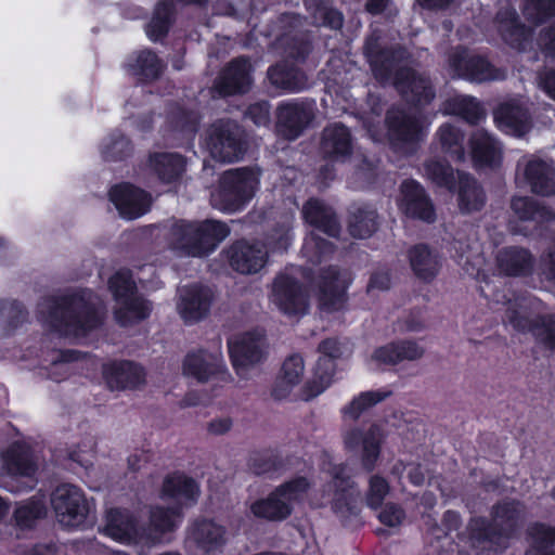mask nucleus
Segmentation results:
<instances>
[{"mask_svg": "<svg viewBox=\"0 0 555 555\" xmlns=\"http://www.w3.org/2000/svg\"><path fill=\"white\" fill-rule=\"evenodd\" d=\"M364 53L374 76L382 82L392 81L408 102L428 104L435 98L430 80L415 70L400 66L406 52L402 49L388 51L382 48L379 36L373 33L366 40Z\"/></svg>", "mask_w": 555, "mask_h": 555, "instance_id": "obj_1", "label": "nucleus"}, {"mask_svg": "<svg viewBox=\"0 0 555 555\" xmlns=\"http://www.w3.org/2000/svg\"><path fill=\"white\" fill-rule=\"evenodd\" d=\"M38 309L40 321L64 336L83 337L102 321L100 305L87 291L62 298H44Z\"/></svg>", "mask_w": 555, "mask_h": 555, "instance_id": "obj_2", "label": "nucleus"}, {"mask_svg": "<svg viewBox=\"0 0 555 555\" xmlns=\"http://www.w3.org/2000/svg\"><path fill=\"white\" fill-rule=\"evenodd\" d=\"M229 233V228L222 222L179 221L171 227L169 245L179 255L202 257L211 253Z\"/></svg>", "mask_w": 555, "mask_h": 555, "instance_id": "obj_3", "label": "nucleus"}, {"mask_svg": "<svg viewBox=\"0 0 555 555\" xmlns=\"http://www.w3.org/2000/svg\"><path fill=\"white\" fill-rule=\"evenodd\" d=\"M521 507L516 502H504L493 506L491 520L473 519L469 524L472 543L481 550L496 548L512 534L518 525Z\"/></svg>", "mask_w": 555, "mask_h": 555, "instance_id": "obj_4", "label": "nucleus"}, {"mask_svg": "<svg viewBox=\"0 0 555 555\" xmlns=\"http://www.w3.org/2000/svg\"><path fill=\"white\" fill-rule=\"evenodd\" d=\"M540 306L538 300L511 306L505 318L516 331L531 333L541 348L555 353V314H539Z\"/></svg>", "mask_w": 555, "mask_h": 555, "instance_id": "obj_5", "label": "nucleus"}, {"mask_svg": "<svg viewBox=\"0 0 555 555\" xmlns=\"http://www.w3.org/2000/svg\"><path fill=\"white\" fill-rule=\"evenodd\" d=\"M309 487L306 478H295L276 488L268 498L251 503L250 513L266 520H283L292 514L294 504L305 496Z\"/></svg>", "mask_w": 555, "mask_h": 555, "instance_id": "obj_6", "label": "nucleus"}, {"mask_svg": "<svg viewBox=\"0 0 555 555\" xmlns=\"http://www.w3.org/2000/svg\"><path fill=\"white\" fill-rule=\"evenodd\" d=\"M257 185V175L249 169L227 171L220 189L211 195V205L222 211H236L254 196Z\"/></svg>", "mask_w": 555, "mask_h": 555, "instance_id": "obj_7", "label": "nucleus"}, {"mask_svg": "<svg viewBox=\"0 0 555 555\" xmlns=\"http://www.w3.org/2000/svg\"><path fill=\"white\" fill-rule=\"evenodd\" d=\"M109 288L116 300L115 318L121 325L145 319L151 305L135 292L130 271L120 270L109 279Z\"/></svg>", "mask_w": 555, "mask_h": 555, "instance_id": "obj_8", "label": "nucleus"}, {"mask_svg": "<svg viewBox=\"0 0 555 555\" xmlns=\"http://www.w3.org/2000/svg\"><path fill=\"white\" fill-rule=\"evenodd\" d=\"M57 521L68 528L82 526L90 513V503L82 491L73 485L59 486L51 495Z\"/></svg>", "mask_w": 555, "mask_h": 555, "instance_id": "obj_9", "label": "nucleus"}, {"mask_svg": "<svg viewBox=\"0 0 555 555\" xmlns=\"http://www.w3.org/2000/svg\"><path fill=\"white\" fill-rule=\"evenodd\" d=\"M210 155L222 163H233L242 158L245 146L241 128L232 121L214 124L207 134Z\"/></svg>", "mask_w": 555, "mask_h": 555, "instance_id": "obj_10", "label": "nucleus"}, {"mask_svg": "<svg viewBox=\"0 0 555 555\" xmlns=\"http://www.w3.org/2000/svg\"><path fill=\"white\" fill-rule=\"evenodd\" d=\"M516 180L524 181L539 195L555 194V165L537 155L522 156L516 165Z\"/></svg>", "mask_w": 555, "mask_h": 555, "instance_id": "obj_11", "label": "nucleus"}, {"mask_svg": "<svg viewBox=\"0 0 555 555\" xmlns=\"http://www.w3.org/2000/svg\"><path fill=\"white\" fill-rule=\"evenodd\" d=\"M350 281L347 271L335 267L323 269L315 284L319 308L324 312L343 309L347 300L346 289Z\"/></svg>", "mask_w": 555, "mask_h": 555, "instance_id": "obj_12", "label": "nucleus"}, {"mask_svg": "<svg viewBox=\"0 0 555 555\" xmlns=\"http://www.w3.org/2000/svg\"><path fill=\"white\" fill-rule=\"evenodd\" d=\"M232 364L238 375H245L248 367L259 363L266 357L267 343L260 331L244 333L229 341Z\"/></svg>", "mask_w": 555, "mask_h": 555, "instance_id": "obj_13", "label": "nucleus"}, {"mask_svg": "<svg viewBox=\"0 0 555 555\" xmlns=\"http://www.w3.org/2000/svg\"><path fill=\"white\" fill-rule=\"evenodd\" d=\"M271 301L288 317H300L308 311V297L302 286L291 275L281 274L274 283Z\"/></svg>", "mask_w": 555, "mask_h": 555, "instance_id": "obj_14", "label": "nucleus"}, {"mask_svg": "<svg viewBox=\"0 0 555 555\" xmlns=\"http://www.w3.org/2000/svg\"><path fill=\"white\" fill-rule=\"evenodd\" d=\"M276 127L288 140L297 139L314 118L312 101L283 102L276 109Z\"/></svg>", "mask_w": 555, "mask_h": 555, "instance_id": "obj_15", "label": "nucleus"}, {"mask_svg": "<svg viewBox=\"0 0 555 555\" xmlns=\"http://www.w3.org/2000/svg\"><path fill=\"white\" fill-rule=\"evenodd\" d=\"M449 67L454 77H462L476 82L501 79L505 76L486 59L470 55L465 50H456L451 53Z\"/></svg>", "mask_w": 555, "mask_h": 555, "instance_id": "obj_16", "label": "nucleus"}, {"mask_svg": "<svg viewBox=\"0 0 555 555\" xmlns=\"http://www.w3.org/2000/svg\"><path fill=\"white\" fill-rule=\"evenodd\" d=\"M494 121L498 128L507 134L525 135L532 128L528 102L517 98L501 103L494 112Z\"/></svg>", "mask_w": 555, "mask_h": 555, "instance_id": "obj_17", "label": "nucleus"}, {"mask_svg": "<svg viewBox=\"0 0 555 555\" xmlns=\"http://www.w3.org/2000/svg\"><path fill=\"white\" fill-rule=\"evenodd\" d=\"M181 520L182 515L179 506H152L150 508L149 524L146 527L141 528L143 545L153 546L165 542L167 534L173 532L179 527Z\"/></svg>", "mask_w": 555, "mask_h": 555, "instance_id": "obj_18", "label": "nucleus"}, {"mask_svg": "<svg viewBox=\"0 0 555 555\" xmlns=\"http://www.w3.org/2000/svg\"><path fill=\"white\" fill-rule=\"evenodd\" d=\"M214 299L209 287L190 285L179 289L177 311L181 319L188 323H196L207 317Z\"/></svg>", "mask_w": 555, "mask_h": 555, "instance_id": "obj_19", "label": "nucleus"}, {"mask_svg": "<svg viewBox=\"0 0 555 555\" xmlns=\"http://www.w3.org/2000/svg\"><path fill=\"white\" fill-rule=\"evenodd\" d=\"M386 122L391 144L403 150L405 144H413L421 139L423 125L416 113H408L400 108L388 112Z\"/></svg>", "mask_w": 555, "mask_h": 555, "instance_id": "obj_20", "label": "nucleus"}, {"mask_svg": "<svg viewBox=\"0 0 555 555\" xmlns=\"http://www.w3.org/2000/svg\"><path fill=\"white\" fill-rule=\"evenodd\" d=\"M227 539L225 527L212 519H197L188 528V543L206 554L222 548Z\"/></svg>", "mask_w": 555, "mask_h": 555, "instance_id": "obj_21", "label": "nucleus"}, {"mask_svg": "<svg viewBox=\"0 0 555 555\" xmlns=\"http://www.w3.org/2000/svg\"><path fill=\"white\" fill-rule=\"evenodd\" d=\"M141 528L130 512L111 508L106 512L102 532L122 544H143Z\"/></svg>", "mask_w": 555, "mask_h": 555, "instance_id": "obj_22", "label": "nucleus"}, {"mask_svg": "<svg viewBox=\"0 0 555 555\" xmlns=\"http://www.w3.org/2000/svg\"><path fill=\"white\" fill-rule=\"evenodd\" d=\"M109 198L119 215L125 219L139 218L144 215L151 206L150 195L143 190L128 183L112 188Z\"/></svg>", "mask_w": 555, "mask_h": 555, "instance_id": "obj_23", "label": "nucleus"}, {"mask_svg": "<svg viewBox=\"0 0 555 555\" xmlns=\"http://www.w3.org/2000/svg\"><path fill=\"white\" fill-rule=\"evenodd\" d=\"M227 257L233 270L242 274H254L264 267L268 250L258 243L240 241L227 250Z\"/></svg>", "mask_w": 555, "mask_h": 555, "instance_id": "obj_24", "label": "nucleus"}, {"mask_svg": "<svg viewBox=\"0 0 555 555\" xmlns=\"http://www.w3.org/2000/svg\"><path fill=\"white\" fill-rule=\"evenodd\" d=\"M345 467H335L333 481L330 486L333 489L332 508L343 519L354 516L359 512L358 502L360 491L352 482L344 476Z\"/></svg>", "mask_w": 555, "mask_h": 555, "instance_id": "obj_25", "label": "nucleus"}, {"mask_svg": "<svg viewBox=\"0 0 555 555\" xmlns=\"http://www.w3.org/2000/svg\"><path fill=\"white\" fill-rule=\"evenodd\" d=\"M224 363L219 348L215 351L197 350L189 353L183 363L185 375L204 383L222 374Z\"/></svg>", "mask_w": 555, "mask_h": 555, "instance_id": "obj_26", "label": "nucleus"}, {"mask_svg": "<svg viewBox=\"0 0 555 555\" xmlns=\"http://www.w3.org/2000/svg\"><path fill=\"white\" fill-rule=\"evenodd\" d=\"M382 431L378 426L372 425L366 430L352 428L345 434V446L354 450L362 446V465L372 470L379 456Z\"/></svg>", "mask_w": 555, "mask_h": 555, "instance_id": "obj_27", "label": "nucleus"}, {"mask_svg": "<svg viewBox=\"0 0 555 555\" xmlns=\"http://www.w3.org/2000/svg\"><path fill=\"white\" fill-rule=\"evenodd\" d=\"M472 158L477 167L496 168L503 160V146L489 132L479 129L469 138Z\"/></svg>", "mask_w": 555, "mask_h": 555, "instance_id": "obj_28", "label": "nucleus"}, {"mask_svg": "<svg viewBox=\"0 0 555 555\" xmlns=\"http://www.w3.org/2000/svg\"><path fill=\"white\" fill-rule=\"evenodd\" d=\"M401 193L400 208L406 216L427 222L434 220L435 211L433 204L420 183L404 181L401 185Z\"/></svg>", "mask_w": 555, "mask_h": 555, "instance_id": "obj_29", "label": "nucleus"}, {"mask_svg": "<svg viewBox=\"0 0 555 555\" xmlns=\"http://www.w3.org/2000/svg\"><path fill=\"white\" fill-rule=\"evenodd\" d=\"M425 354V347L415 340H399L377 348L372 360L378 364L395 365L403 361H417Z\"/></svg>", "mask_w": 555, "mask_h": 555, "instance_id": "obj_30", "label": "nucleus"}, {"mask_svg": "<svg viewBox=\"0 0 555 555\" xmlns=\"http://www.w3.org/2000/svg\"><path fill=\"white\" fill-rule=\"evenodd\" d=\"M250 65L245 59H236L221 73L215 88L220 95H232L247 91L250 85Z\"/></svg>", "mask_w": 555, "mask_h": 555, "instance_id": "obj_31", "label": "nucleus"}, {"mask_svg": "<svg viewBox=\"0 0 555 555\" xmlns=\"http://www.w3.org/2000/svg\"><path fill=\"white\" fill-rule=\"evenodd\" d=\"M103 373L113 390L135 388L145 382L143 367L128 361L111 363L104 367Z\"/></svg>", "mask_w": 555, "mask_h": 555, "instance_id": "obj_32", "label": "nucleus"}, {"mask_svg": "<svg viewBox=\"0 0 555 555\" xmlns=\"http://www.w3.org/2000/svg\"><path fill=\"white\" fill-rule=\"evenodd\" d=\"M305 374V362L301 356L287 357L280 370L272 389V396L278 400L289 397L293 389L298 386Z\"/></svg>", "mask_w": 555, "mask_h": 555, "instance_id": "obj_33", "label": "nucleus"}, {"mask_svg": "<svg viewBox=\"0 0 555 555\" xmlns=\"http://www.w3.org/2000/svg\"><path fill=\"white\" fill-rule=\"evenodd\" d=\"M305 220L328 236L336 237L340 232V225L331 207L319 199H309L304 208Z\"/></svg>", "mask_w": 555, "mask_h": 555, "instance_id": "obj_34", "label": "nucleus"}, {"mask_svg": "<svg viewBox=\"0 0 555 555\" xmlns=\"http://www.w3.org/2000/svg\"><path fill=\"white\" fill-rule=\"evenodd\" d=\"M199 488L196 481L185 475L175 474L168 476L163 483L162 499L173 500L177 504L196 502Z\"/></svg>", "mask_w": 555, "mask_h": 555, "instance_id": "obj_35", "label": "nucleus"}, {"mask_svg": "<svg viewBox=\"0 0 555 555\" xmlns=\"http://www.w3.org/2000/svg\"><path fill=\"white\" fill-rule=\"evenodd\" d=\"M443 115L461 116L470 125H477L486 118V112L474 98L455 94L448 98L441 106Z\"/></svg>", "mask_w": 555, "mask_h": 555, "instance_id": "obj_36", "label": "nucleus"}, {"mask_svg": "<svg viewBox=\"0 0 555 555\" xmlns=\"http://www.w3.org/2000/svg\"><path fill=\"white\" fill-rule=\"evenodd\" d=\"M414 274L423 281H431L438 274L441 262L439 256L426 245H416L409 251Z\"/></svg>", "mask_w": 555, "mask_h": 555, "instance_id": "obj_37", "label": "nucleus"}, {"mask_svg": "<svg viewBox=\"0 0 555 555\" xmlns=\"http://www.w3.org/2000/svg\"><path fill=\"white\" fill-rule=\"evenodd\" d=\"M3 469L8 475V479L0 478V488H5L11 492H18L20 489L15 488L11 481L17 476L30 477L35 474L37 467L27 452H17L11 450L8 454Z\"/></svg>", "mask_w": 555, "mask_h": 555, "instance_id": "obj_38", "label": "nucleus"}, {"mask_svg": "<svg viewBox=\"0 0 555 555\" xmlns=\"http://www.w3.org/2000/svg\"><path fill=\"white\" fill-rule=\"evenodd\" d=\"M499 30L503 39L512 47L522 50L531 34L524 25L517 22L513 10H505L498 14Z\"/></svg>", "mask_w": 555, "mask_h": 555, "instance_id": "obj_39", "label": "nucleus"}, {"mask_svg": "<svg viewBox=\"0 0 555 555\" xmlns=\"http://www.w3.org/2000/svg\"><path fill=\"white\" fill-rule=\"evenodd\" d=\"M335 373V363L330 359L319 358L313 373V377L304 386L300 398L309 401L330 387Z\"/></svg>", "mask_w": 555, "mask_h": 555, "instance_id": "obj_40", "label": "nucleus"}, {"mask_svg": "<svg viewBox=\"0 0 555 555\" xmlns=\"http://www.w3.org/2000/svg\"><path fill=\"white\" fill-rule=\"evenodd\" d=\"M496 261L499 269L507 275L525 274L532 268V257L522 248H505L499 251Z\"/></svg>", "mask_w": 555, "mask_h": 555, "instance_id": "obj_41", "label": "nucleus"}, {"mask_svg": "<svg viewBox=\"0 0 555 555\" xmlns=\"http://www.w3.org/2000/svg\"><path fill=\"white\" fill-rule=\"evenodd\" d=\"M322 151L328 156H346L351 151L350 133L343 125H332L324 129Z\"/></svg>", "mask_w": 555, "mask_h": 555, "instance_id": "obj_42", "label": "nucleus"}, {"mask_svg": "<svg viewBox=\"0 0 555 555\" xmlns=\"http://www.w3.org/2000/svg\"><path fill=\"white\" fill-rule=\"evenodd\" d=\"M459 206L464 212L481 209L485 205V194L476 180L468 175L459 173Z\"/></svg>", "mask_w": 555, "mask_h": 555, "instance_id": "obj_43", "label": "nucleus"}, {"mask_svg": "<svg viewBox=\"0 0 555 555\" xmlns=\"http://www.w3.org/2000/svg\"><path fill=\"white\" fill-rule=\"evenodd\" d=\"M150 167L164 182L178 178L184 170V159L172 153L154 154L150 158Z\"/></svg>", "mask_w": 555, "mask_h": 555, "instance_id": "obj_44", "label": "nucleus"}, {"mask_svg": "<svg viewBox=\"0 0 555 555\" xmlns=\"http://www.w3.org/2000/svg\"><path fill=\"white\" fill-rule=\"evenodd\" d=\"M511 208L524 221L532 220L543 223L555 220V212L552 209L539 206L529 197H513Z\"/></svg>", "mask_w": 555, "mask_h": 555, "instance_id": "obj_45", "label": "nucleus"}, {"mask_svg": "<svg viewBox=\"0 0 555 555\" xmlns=\"http://www.w3.org/2000/svg\"><path fill=\"white\" fill-rule=\"evenodd\" d=\"M270 81L278 88L287 91H299L307 86L306 75L295 67L279 64L268 72Z\"/></svg>", "mask_w": 555, "mask_h": 555, "instance_id": "obj_46", "label": "nucleus"}, {"mask_svg": "<svg viewBox=\"0 0 555 555\" xmlns=\"http://www.w3.org/2000/svg\"><path fill=\"white\" fill-rule=\"evenodd\" d=\"M441 150L455 160L465 159L464 133L450 124H443L436 133Z\"/></svg>", "mask_w": 555, "mask_h": 555, "instance_id": "obj_47", "label": "nucleus"}, {"mask_svg": "<svg viewBox=\"0 0 555 555\" xmlns=\"http://www.w3.org/2000/svg\"><path fill=\"white\" fill-rule=\"evenodd\" d=\"M377 212L371 207H359L350 217L349 232L353 237H370L377 229Z\"/></svg>", "mask_w": 555, "mask_h": 555, "instance_id": "obj_48", "label": "nucleus"}, {"mask_svg": "<svg viewBox=\"0 0 555 555\" xmlns=\"http://www.w3.org/2000/svg\"><path fill=\"white\" fill-rule=\"evenodd\" d=\"M527 535L529 542L527 555L545 554L546 548L555 544V528L541 522L529 526Z\"/></svg>", "mask_w": 555, "mask_h": 555, "instance_id": "obj_49", "label": "nucleus"}, {"mask_svg": "<svg viewBox=\"0 0 555 555\" xmlns=\"http://www.w3.org/2000/svg\"><path fill=\"white\" fill-rule=\"evenodd\" d=\"M390 395L389 391L371 390L361 392L343 410L344 417L350 421H357L362 413L378 402H382Z\"/></svg>", "mask_w": 555, "mask_h": 555, "instance_id": "obj_50", "label": "nucleus"}, {"mask_svg": "<svg viewBox=\"0 0 555 555\" xmlns=\"http://www.w3.org/2000/svg\"><path fill=\"white\" fill-rule=\"evenodd\" d=\"M26 320L23 307L15 301L0 304V336L13 333Z\"/></svg>", "mask_w": 555, "mask_h": 555, "instance_id": "obj_51", "label": "nucleus"}, {"mask_svg": "<svg viewBox=\"0 0 555 555\" xmlns=\"http://www.w3.org/2000/svg\"><path fill=\"white\" fill-rule=\"evenodd\" d=\"M424 176L438 186L449 190L454 184V173L452 167L438 158H430L424 164Z\"/></svg>", "mask_w": 555, "mask_h": 555, "instance_id": "obj_52", "label": "nucleus"}, {"mask_svg": "<svg viewBox=\"0 0 555 555\" xmlns=\"http://www.w3.org/2000/svg\"><path fill=\"white\" fill-rule=\"evenodd\" d=\"M172 5L168 1L160 2L146 27L149 38L156 41L163 38L171 24Z\"/></svg>", "mask_w": 555, "mask_h": 555, "instance_id": "obj_53", "label": "nucleus"}, {"mask_svg": "<svg viewBox=\"0 0 555 555\" xmlns=\"http://www.w3.org/2000/svg\"><path fill=\"white\" fill-rule=\"evenodd\" d=\"M326 1L327 0H305V3L306 7L312 11L315 23L338 29L343 26V16L338 11L327 8Z\"/></svg>", "mask_w": 555, "mask_h": 555, "instance_id": "obj_54", "label": "nucleus"}, {"mask_svg": "<svg viewBox=\"0 0 555 555\" xmlns=\"http://www.w3.org/2000/svg\"><path fill=\"white\" fill-rule=\"evenodd\" d=\"M132 67L137 75L145 79H156L162 74L165 65L152 51H141Z\"/></svg>", "mask_w": 555, "mask_h": 555, "instance_id": "obj_55", "label": "nucleus"}, {"mask_svg": "<svg viewBox=\"0 0 555 555\" xmlns=\"http://www.w3.org/2000/svg\"><path fill=\"white\" fill-rule=\"evenodd\" d=\"M301 253L310 262L319 263L333 253V246L320 238L314 232H311L305 240Z\"/></svg>", "mask_w": 555, "mask_h": 555, "instance_id": "obj_56", "label": "nucleus"}, {"mask_svg": "<svg viewBox=\"0 0 555 555\" xmlns=\"http://www.w3.org/2000/svg\"><path fill=\"white\" fill-rule=\"evenodd\" d=\"M43 514V504L39 500L33 499L21 503L14 512V517L18 526L30 527L33 522L42 517Z\"/></svg>", "mask_w": 555, "mask_h": 555, "instance_id": "obj_57", "label": "nucleus"}, {"mask_svg": "<svg viewBox=\"0 0 555 555\" xmlns=\"http://www.w3.org/2000/svg\"><path fill=\"white\" fill-rule=\"evenodd\" d=\"M524 13L528 20L541 23L555 14V0H527Z\"/></svg>", "mask_w": 555, "mask_h": 555, "instance_id": "obj_58", "label": "nucleus"}, {"mask_svg": "<svg viewBox=\"0 0 555 555\" xmlns=\"http://www.w3.org/2000/svg\"><path fill=\"white\" fill-rule=\"evenodd\" d=\"M388 493L389 485L386 479L377 475L370 478L366 501L371 507H378Z\"/></svg>", "mask_w": 555, "mask_h": 555, "instance_id": "obj_59", "label": "nucleus"}, {"mask_svg": "<svg viewBox=\"0 0 555 555\" xmlns=\"http://www.w3.org/2000/svg\"><path fill=\"white\" fill-rule=\"evenodd\" d=\"M130 151L129 141L122 135L107 139L102 146V154L106 159H120Z\"/></svg>", "mask_w": 555, "mask_h": 555, "instance_id": "obj_60", "label": "nucleus"}, {"mask_svg": "<svg viewBox=\"0 0 555 555\" xmlns=\"http://www.w3.org/2000/svg\"><path fill=\"white\" fill-rule=\"evenodd\" d=\"M293 215L286 217L283 224L275 229L273 234L269 238L270 248L275 251L286 250L292 242L291 225L293 222Z\"/></svg>", "mask_w": 555, "mask_h": 555, "instance_id": "obj_61", "label": "nucleus"}, {"mask_svg": "<svg viewBox=\"0 0 555 555\" xmlns=\"http://www.w3.org/2000/svg\"><path fill=\"white\" fill-rule=\"evenodd\" d=\"M485 262V259L481 255V253L476 249V251L472 255H461L459 263L463 267L465 272L474 276L476 279H483L485 273L482 269V264Z\"/></svg>", "mask_w": 555, "mask_h": 555, "instance_id": "obj_62", "label": "nucleus"}, {"mask_svg": "<svg viewBox=\"0 0 555 555\" xmlns=\"http://www.w3.org/2000/svg\"><path fill=\"white\" fill-rule=\"evenodd\" d=\"M404 511L393 503L386 504L378 514V519L386 526L396 527L402 524Z\"/></svg>", "mask_w": 555, "mask_h": 555, "instance_id": "obj_63", "label": "nucleus"}, {"mask_svg": "<svg viewBox=\"0 0 555 555\" xmlns=\"http://www.w3.org/2000/svg\"><path fill=\"white\" fill-rule=\"evenodd\" d=\"M538 86L555 101V70H545L538 76Z\"/></svg>", "mask_w": 555, "mask_h": 555, "instance_id": "obj_64", "label": "nucleus"}]
</instances>
